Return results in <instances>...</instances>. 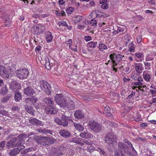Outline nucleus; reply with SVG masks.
I'll return each mask as SVG.
<instances>
[{
	"instance_id": "nucleus-49",
	"label": "nucleus",
	"mask_w": 156,
	"mask_h": 156,
	"mask_svg": "<svg viewBox=\"0 0 156 156\" xmlns=\"http://www.w3.org/2000/svg\"><path fill=\"white\" fill-rule=\"evenodd\" d=\"M134 118L133 120H135L136 121L139 122L141 120V118L139 115L138 114L137 117L135 116V115H134Z\"/></svg>"
},
{
	"instance_id": "nucleus-32",
	"label": "nucleus",
	"mask_w": 156,
	"mask_h": 156,
	"mask_svg": "<svg viewBox=\"0 0 156 156\" xmlns=\"http://www.w3.org/2000/svg\"><path fill=\"white\" fill-rule=\"evenodd\" d=\"M46 41L47 42L49 43L51 41L52 39V35L50 32L47 35L46 37Z\"/></svg>"
},
{
	"instance_id": "nucleus-25",
	"label": "nucleus",
	"mask_w": 156,
	"mask_h": 156,
	"mask_svg": "<svg viewBox=\"0 0 156 156\" xmlns=\"http://www.w3.org/2000/svg\"><path fill=\"white\" fill-rule=\"evenodd\" d=\"M25 108L29 113L32 115L33 116H35L34 114V111L33 108L30 106H25Z\"/></svg>"
},
{
	"instance_id": "nucleus-3",
	"label": "nucleus",
	"mask_w": 156,
	"mask_h": 156,
	"mask_svg": "<svg viewBox=\"0 0 156 156\" xmlns=\"http://www.w3.org/2000/svg\"><path fill=\"white\" fill-rule=\"evenodd\" d=\"M116 136L113 133H111L108 134L105 137V142L110 146L116 145L117 144Z\"/></svg>"
},
{
	"instance_id": "nucleus-38",
	"label": "nucleus",
	"mask_w": 156,
	"mask_h": 156,
	"mask_svg": "<svg viewBox=\"0 0 156 156\" xmlns=\"http://www.w3.org/2000/svg\"><path fill=\"white\" fill-rule=\"evenodd\" d=\"M39 132H42V133H48L50 134H52V132L50 130H45V129H40L39 130Z\"/></svg>"
},
{
	"instance_id": "nucleus-8",
	"label": "nucleus",
	"mask_w": 156,
	"mask_h": 156,
	"mask_svg": "<svg viewBox=\"0 0 156 156\" xmlns=\"http://www.w3.org/2000/svg\"><path fill=\"white\" fill-rule=\"evenodd\" d=\"M40 87L41 89L45 92L49 91L50 89L49 84L46 81L44 80L40 81L39 82Z\"/></svg>"
},
{
	"instance_id": "nucleus-4",
	"label": "nucleus",
	"mask_w": 156,
	"mask_h": 156,
	"mask_svg": "<svg viewBox=\"0 0 156 156\" xmlns=\"http://www.w3.org/2000/svg\"><path fill=\"white\" fill-rule=\"evenodd\" d=\"M84 142L87 145V150L90 153L93 152L96 149V147L93 146V144H94L96 147H97L100 143L99 142H97L94 140L92 141L84 140Z\"/></svg>"
},
{
	"instance_id": "nucleus-45",
	"label": "nucleus",
	"mask_w": 156,
	"mask_h": 156,
	"mask_svg": "<svg viewBox=\"0 0 156 156\" xmlns=\"http://www.w3.org/2000/svg\"><path fill=\"white\" fill-rule=\"evenodd\" d=\"M55 121L57 124L61 125V124H62V120L59 119L57 118H55Z\"/></svg>"
},
{
	"instance_id": "nucleus-57",
	"label": "nucleus",
	"mask_w": 156,
	"mask_h": 156,
	"mask_svg": "<svg viewBox=\"0 0 156 156\" xmlns=\"http://www.w3.org/2000/svg\"><path fill=\"white\" fill-rule=\"evenodd\" d=\"M72 39H69L68 41H66V44L67 45L69 44V47L70 48V46L72 45Z\"/></svg>"
},
{
	"instance_id": "nucleus-28",
	"label": "nucleus",
	"mask_w": 156,
	"mask_h": 156,
	"mask_svg": "<svg viewBox=\"0 0 156 156\" xmlns=\"http://www.w3.org/2000/svg\"><path fill=\"white\" fill-rule=\"evenodd\" d=\"M96 150L99 152V154L101 156H107V154L106 152L102 150V149L99 148L97 147L96 148Z\"/></svg>"
},
{
	"instance_id": "nucleus-12",
	"label": "nucleus",
	"mask_w": 156,
	"mask_h": 156,
	"mask_svg": "<svg viewBox=\"0 0 156 156\" xmlns=\"http://www.w3.org/2000/svg\"><path fill=\"white\" fill-rule=\"evenodd\" d=\"M37 101V98L34 97L31 98H26L25 100V102L26 103H31L33 105L35 106V108L37 109L39 108V105H35Z\"/></svg>"
},
{
	"instance_id": "nucleus-46",
	"label": "nucleus",
	"mask_w": 156,
	"mask_h": 156,
	"mask_svg": "<svg viewBox=\"0 0 156 156\" xmlns=\"http://www.w3.org/2000/svg\"><path fill=\"white\" fill-rule=\"evenodd\" d=\"M3 109H0V114L3 115H7L8 114V112L7 111H4Z\"/></svg>"
},
{
	"instance_id": "nucleus-29",
	"label": "nucleus",
	"mask_w": 156,
	"mask_h": 156,
	"mask_svg": "<svg viewBox=\"0 0 156 156\" xmlns=\"http://www.w3.org/2000/svg\"><path fill=\"white\" fill-rule=\"evenodd\" d=\"M15 100L16 101H19L21 99L22 95L19 92H16L15 94Z\"/></svg>"
},
{
	"instance_id": "nucleus-60",
	"label": "nucleus",
	"mask_w": 156,
	"mask_h": 156,
	"mask_svg": "<svg viewBox=\"0 0 156 156\" xmlns=\"http://www.w3.org/2000/svg\"><path fill=\"white\" fill-rule=\"evenodd\" d=\"M41 47L40 46H38L35 48V51L36 52H39L41 50Z\"/></svg>"
},
{
	"instance_id": "nucleus-1",
	"label": "nucleus",
	"mask_w": 156,
	"mask_h": 156,
	"mask_svg": "<svg viewBox=\"0 0 156 156\" xmlns=\"http://www.w3.org/2000/svg\"><path fill=\"white\" fill-rule=\"evenodd\" d=\"M27 137V135L24 133L21 134L18 136L17 138L15 137L12 138V140L8 141L6 145L7 148L19 146L21 149L25 148V146L23 145L25 143L23 139Z\"/></svg>"
},
{
	"instance_id": "nucleus-33",
	"label": "nucleus",
	"mask_w": 156,
	"mask_h": 156,
	"mask_svg": "<svg viewBox=\"0 0 156 156\" xmlns=\"http://www.w3.org/2000/svg\"><path fill=\"white\" fill-rule=\"evenodd\" d=\"M97 42L91 41L88 43L87 44L89 45V47L94 48L97 46Z\"/></svg>"
},
{
	"instance_id": "nucleus-5",
	"label": "nucleus",
	"mask_w": 156,
	"mask_h": 156,
	"mask_svg": "<svg viewBox=\"0 0 156 156\" xmlns=\"http://www.w3.org/2000/svg\"><path fill=\"white\" fill-rule=\"evenodd\" d=\"M16 76L18 78H27L29 72L27 69H18L16 71Z\"/></svg>"
},
{
	"instance_id": "nucleus-37",
	"label": "nucleus",
	"mask_w": 156,
	"mask_h": 156,
	"mask_svg": "<svg viewBox=\"0 0 156 156\" xmlns=\"http://www.w3.org/2000/svg\"><path fill=\"white\" fill-rule=\"evenodd\" d=\"M98 48L100 50L103 51V50L107 48V46L106 45L104 44H99Z\"/></svg>"
},
{
	"instance_id": "nucleus-7",
	"label": "nucleus",
	"mask_w": 156,
	"mask_h": 156,
	"mask_svg": "<svg viewBox=\"0 0 156 156\" xmlns=\"http://www.w3.org/2000/svg\"><path fill=\"white\" fill-rule=\"evenodd\" d=\"M55 100L56 103L61 107L63 106L66 102V99L62 94H57L55 96Z\"/></svg>"
},
{
	"instance_id": "nucleus-31",
	"label": "nucleus",
	"mask_w": 156,
	"mask_h": 156,
	"mask_svg": "<svg viewBox=\"0 0 156 156\" xmlns=\"http://www.w3.org/2000/svg\"><path fill=\"white\" fill-rule=\"evenodd\" d=\"M138 79L139 82H135V85L136 86H139V87H138V89H140V90H143L142 89V84L140 82H141L143 81V79L140 78Z\"/></svg>"
},
{
	"instance_id": "nucleus-27",
	"label": "nucleus",
	"mask_w": 156,
	"mask_h": 156,
	"mask_svg": "<svg viewBox=\"0 0 156 156\" xmlns=\"http://www.w3.org/2000/svg\"><path fill=\"white\" fill-rule=\"evenodd\" d=\"M73 125L76 129L79 131H82L84 129L83 126L80 124H76L75 123H73Z\"/></svg>"
},
{
	"instance_id": "nucleus-26",
	"label": "nucleus",
	"mask_w": 156,
	"mask_h": 156,
	"mask_svg": "<svg viewBox=\"0 0 156 156\" xmlns=\"http://www.w3.org/2000/svg\"><path fill=\"white\" fill-rule=\"evenodd\" d=\"M45 64L44 66L46 69L48 70H50L51 69V65L50 64V62L48 58L46 57L44 58Z\"/></svg>"
},
{
	"instance_id": "nucleus-13",
	"label": "nucleus",
	"mask_w": 156,
	"mask_h": 156,
	"mask_svg": "<svg viewBox=\"0 0 156 156\" xmlns=\"http://www.w3.org/2000/svg\"><path fill=\"white\" fill-rule=\"evenodd\" d=\"M29 121L30 123L34 125L43 126L44 125L43 122L34 117L30 118L29 120Z\"/></svg>"
},
{
	"instance_id": "nucleus-19",
	"label": "nucleus",
	"mask_w": 156,
	"mask_h": 156,
	"mask_svg": "<svg viewBox=\"0 0 156 156\" xmlns=\"http://www.w3.org/2000/svg\"><path fill=\"white\" fill-rule=\"evenodd\" d=\"M59 134L61 136L65 138L69 137L71 135L69 132L66 129L60 130Z\"/></svg>"
},
{
	"instance_id": "nucleus-6",
	"label": "nucleus",
	"mask_w": 156,
	"mask_h": 156,
	"mask_svg": "<svg viewBox=\"0 0 156 156\" xmlns=\"http://www.w3.org/2000/svg\"><path fill=\"white\" fill-rule=\"evenodd\" d=\"M34 34L38 35L42 34L45 30V28L43 25L41 24H37L34 26Z\"/></svg>"
},
{
	"instance_id": "nucleus-35",
	"label": "nucleus",
	"mask_w": 156,
	"mask_h": 156,
	"mask_svg": "<svg viewBox=\"0 0 156 156\" xmlns=\"http://www.w3.org/2000/svg\"><path fill=\"white\" fill-rule=\"evenodd\" d=\"M139 73L138 72H134L133 73L131 78H142L141 76L139 75Z\"/></svg>"
},
{
	"instance_id": "nucleus-10",
	"label": "nucleus",
	"mask_w": 156,
	"mask_h": 156,
	"mask_svg": "<svg viewBox=\"0 0 156 156\" xmlns=\"http://www.w3.org/2000/svg\"><path fill=\"white\" fill-rule=\"evenodd\" d=\"M62 107L67 109L69 110H72L74 109L75 105L74 102L72 100L69 101L67 103L66 101L64 103Z\"/></svg>"
},
{
	"instance_id": "nucleus-17",
	"label": "nucleus",
	"mask_w": 156,
	"mask_h": 156,
	"mask_svg": "<svg viewBox=\"0 0 156 156\" xmlns=\"http://www.w3.org/2000/svg\"><path fill=\"white\" fill-rule=\"evenodd\" d=\"M2 17L4 22L7 23L5 24L6 26H9L11 23L10 20L8 18L6 13H2Z\"/></svg>"
},
{
	"instance_id": "nucleus-50",
	"label": "nucleus",
	"mask_w": 156,
	"mask_h": 156,
	"mask_svg": "<svg viewBox=\"0 0 156 156\" xmlns=\"http://www.w3.org/2000/svg\"><path fill=\"white\" fill-rule=\"evenodd\" d=\"M5 145V142L4 141H2L0 143V150L3 149Z\"/></svg>"
},
{
	"instance_id": "nucleus-18",
	"label": "nucleus",
	"mask_w": 156,
	"mask_h": 156,
	"mask_svg": "<svg viewBox=\"0 0 156 156\" xmlns=\"http://www.w3.org/2000/svg\"><path fill=\"white\" fill-rule=\"evenodd\" d=\"M62 124H61V125L64 127L67 126L68 124V121L69 120L70 118L69 117L62 115Z\"/></svg>"
},
{
	"instance_id": "nucleus-30",
	"label": "nucleus",
	"mask_w": 156,
	"mask_h": 156,
	"mask_svg": "<svg viewBox=\"0 0 156 156\" xmlns=\"http://www.w3.org/2000/svg\"><path fill=\"white\" fill-rule=\"evenodd\" d=\"M81 139L80 138H74L72 139L71 141L74 143L80 144L81 145H83L84 144L83 143L81 142Z\"/></svg>"
},
{
	"instance_id": "nucleus-34",
	"label": "nucleus",
	"mask_w": 156,
	"mask_h": 156,
	"mask_svg": "<svg viewBox=\"0 0 156 156\" xmlns=\"http://www.w3.org/2000/svg\"><path fill=\"white\" fill-rule=\"evenodd\" d=\"M8 90L7 87H5L2 88L0 90V93L3 95H4L7 93Z\"/></svg>"
},
{
	"instance_id": "nucleus-64",
	"label": "nucleus",
	"mask_w": 156,
	"mask_h": 156,
	"mask_svg": "<svg viewBox=\"0 0 156 156\" xmlns=\"http://www.w3.org/2000/svg\"><path fill=\"white\" fill-rule=\"evenodd\" d=\"M58 153V151L57 152H55L54 154V156H59L60 155H62L63 154L62 153H60L59 154Z\"/></svg>"
},
{
	"instance_id": "nucleus-54",
	"label": "nucleus",
	"mask_w": 156,
	"mask_h": 156,
	"mask_svg": "<svg viewBox=\"0 0 156 156\" xmlns=\"http://www.w3.org/2000/svg\"><path fill=\"white\" fill-rule=\"evenodd\" d=\"M90 23L93 26H95L97 24V22L95 20L92 19L90 20Z\"/></svg>"
},
{
	"instance_id": "nucleus-23",
	"label": "nucleus",
	"mask_w": 156,
	"mask_h": 156,
	"mask_svg": "<svg viewBox=\"0 0 156 156\" xmlns=\"http://www.w3.org/2000/svg\"><path fill=\"white\" fill-rule=\"evenodd\" d=\"M43 101L44 103L48 106L53 105V101L51 98H45L44 100Z\"/></svg>"
},
{
	"instance_id": "nucleus-47",
	"label": "nucleus",
	"mask_w": 156,
	"mask_h": 156,
	"mask_svg": "<svg viewBox=\"0 0 156 156\" xmlns=\"http://www.w3.org/2000/svg\"><path fill=\"white\" fill-rule=\"evenodd\" d=\"M101 7L103 9H107L108 8V5L107 4H102V5H101Z\"/></svg>"
},
{
	"instance_id": "nucleus-55",
	"label": "nucleus",
	"mask_w": 156,
	"mask_h": 156,
	"mask_svg": "<svg viewBox=\"0 0 156 156\" xmlns=\"http://www.w3.org/2000/svg\"><path fill=\"white\" fill-rule=\"evenodd\" d=\"M84 38V39L85 40L87 41H90L92 39L91 37L90 36H85Z\"/></svg>"
},
{
	"instance_id": "nucleus-58",
	"label": "nucleus",
	"mask_w": 156,
	"mask_h": 156,
	"mask_svg": "<svg viewBox=\"0 0 156 156\" xmlns=\"http://www.w3.org/2000/svg\"><path fill=\"white\" fill-rule=\"evenodd\" d=\"M150 92H151L153 96H156V90H150Z\"/></svg>"
},
{
	"instance_id": "nucleus-36",
	"label": "nucleus",
	"mask_w": 156,
	"mask_h": 156,
	"mask_svg": "<svg viewBox=\"0 0 156 156\" xmlns=\"http://www.w3.org/2000/svg\"><path fill=\"white\" fill-rule=\"evenodd\" d=\"M49 138L46 137H43L41 139V141L44 143L45 144H48L47 142L49 141Z\"/></svg>"
},
{
	"instance_id": "nucleus-39",
	"label": "nucleus",
	"mask_w": 156,
	"mask_h": 156,
	"mask_svg": "<svg viewBox=\"0 0 156 156\" xmlns=\"http://www.w3.org/2000/svg\"><path fill=\"white\" fill-rule=\"evenodd\" d=\"M75 18L76 19L75 22L78 23L82 20L83 17L82 16H75Z\"/></svg>"
},
{
	"instance_id": "nucleus-62",
	"label": "nucleus",
	"mask_w": 156,
	"mask_h": 156,
	"mask_svg": "<svg viewBox=\"0 0 156 156\" xmlns=\"http://www.w3.org/2000/svg\"><path fill=\"white\" fill-rule=\"evenodd\" d=\"M82 98L84 100H87L88 101H89L91 100L90 98L87 97V96H84Z\"/></svg>"
},
{
	"instance_id": "nucleus-52",
	"label": "nucleus",
	"mask_w": 156,
	"mask_h": 156,
	"mask_svg": "<svg viewBox=\"0 0 156 156\" xmlns=\"http://www.w3.org/2000/svg\"><path fill=\"white\" fill-rule=\"evenodd\" d=\"M97 17H107L108 16V15L107 14L103 13V14L101 15L97 14Z\"/></svg>"
},
{
	"instance_id": "nucleus-40",
	"label": "nucleus",
	"mask_w": 156,
	"mask_h": 156,
	"mask_svg": "<svg viewBox=\"0 0 156 156\" xmlns=\"http://www.w3.org/2000/svg\"><path fill=\"white\" fill-rule=\"evenodd\" d=\"M50 106H48L45 108V111L47 114H50L51 111V107L52 105Z\"/></svg>"
},
{
	"instance_id": "nucleus-63",
	"label": "nucleus",
	"mask_w": 156,
	"mask_h": 156,
	"mask_svg": "<svg viewBox=\"0 0 156 156\" xmlns=\"http://www.w3.org/2000/svg\"><path fill=\"white\" fill-rule=\"evenodd\" d=\"M107 2V0H101L99 1V4H107L106 2Z\"/></svg>"
},
{
	"instance_id": "nucleus-41",
	"label": "nucleus",
	"mask_w": 156,
	"mask_h": 156,
	"mask_svg": "<svg viewBox=\"0 0 156 156\" xmlns=\"http://www.w3.org/2000/svg\"><path fill=\"white\" fill-rule=\"evenodd\" d=\"M135 44L132 43H131L130 45L128 46L129 48V51L131 52L133 51L134 50V46Z\"/></svg>"
},
{
	"instance_id": "nucleus-61",
	"label": "nucleus",
	"mask_w": 156,
	"mask_h": 156,
	"mask_svg": "<svg viewBox=\"0 0 156 156\" xmlns=\"http://www.w3.org/2000/svg\"><path fill=\"white\" fill-rule=\"evenodd\" d=\"M142 37L141 36H139L137 38V42L138 43H140L141 41Z\"/></svg>"
},
{
	"instance_id": "nucleus-51",
	"label": "nucleus",
	"mask_w": 156,
	"mask_h": 156,
	"mask_svg": "<svg viewBox=\"0 0 156 156\" xmlns=\"http://www.w3.org/2000/svg\"><path fill=\"white\" fill-rule=\"evenodd\" d=\"M69 10H67V9H66V12L68 13V14H71L73 11V10L74 9V8L72 7H69Z\"/></svg>"
},
{
	"instance_id": "nucleus-20",
	"label": "nucleus",
	"mask_w": 156,
	"mask_h": 156,
	"mask_svg": "<svg viewBox=\"0 0 156 156\" xmlns=\"http://www.w3.org/2000/svg\"><path fill=\"white\" fill-rule=\"evenodd\" d=\"M124 38L126 41L124 44L126 46H129L131 43H133V41L131 40V37L128 34H126L124 36Z\"/></svg>"
},
{
	"instance_id": "nucleus-43",
	"label": "nucleus",
	"mask_w": 156,
	"mask_h": 156,
	"mask_svg": "<svg viewBox=\"0 0 156 156\" xmlns=\"http://www.w3.org/2000/svg\"><path fill=\"white\" fill-rule=\"evenodd\" d=\"M125 31V30L124 28L120 27H119L117 28V30H115V32H117L116 33L118 34L119 33L121 32H123Z\"/></svg>"
},
{
	"instance_id": "nucleus-56",
	"label": "nucleus",
	"mask_w": 156,
	"mask_h": 156,
	"mask_svg": "<svg viewBox=\"0 0 156 156\" xmlns=\"http://www.w3.org/2000/svg\"><path fill=\"white\" fill-rule=\"evenodd\" d=\"M12 110L14 111H17L18 112L19 111L20 108H19L17 106H13L12 108Z\"/></svg>"
},
{
	"instance_id": "nucleus-9",
	"label": "nucleus",
	"mask_w": 156,
	"mask_h": 156,
	"mask_svg": "<svg viewBox=\"0 0 156 156\" xmlns=\"http://www.w3.org/2000/svg\"><path fill=\"white\" fill-rule=\"evenodd\" d=\"M101 125L98 123L97 122L93 121L90 124V128L93 130L95 132H98L101 129Z\"/></svg>"
},
{
	"instance_id": "nucleus-16",
	"label": "nucleus",
	"mask_w": 156,
	"mask_h": 156,
	"mask_svg": "<svg viewBox=\"0 0 156 156\" xmlns=\"http://www.w3.org/2000/svg\"><path fill=\"white\" fill-rule=\"evenodd\" d=\"M10 88L13 91H16L21 89L20 86L16 82H12L10 86Z\"/></svg>"
},
{
	"instance_id": "nucleus-44",
	"label": "nucleus",
	"mask_w": 156,
	"mask_h": 156,
	"mask_svg": "<svg viewBox=\"0 0 156 156\" xmlns=\"http://www.w3.org/2000/svg\"><path fill=\"white\" fill-rule=\"evenodd\" d=\"M32 39H33L35 43L38 42L40 38L38 37L37 35L35 34V36H34L32 38Z\"/></svg>"
},
{
	"instance_id": "nucleus-24",
	"label": "nucleus",
	"mask_w": 156,
	"mask_h": 156,
	"mask_svg": "<svg viewBox=\"0 0 156 156\" xmlns=\"http://www.w3.org/2000/svg\"><path fill=\"white\" fill-rule=\"evenodd\" d=\"M143 68L142 65L140 63L136 64L135 65L136 70L138 73H141Z\"/></svg>"
},
{
	"instance_id": "nucleus-22",
	"label": "nucleus",
	"mask_w": 156,
	"mask_h": 156,
	"mask_svg": "<svg viewBox=\"0 0 156 156\" xmlns=\"http://www.w3.org/2000/svg\"><path fill=\"white\" fill-rule=\"evenodd\" d=\"M75 117L76 119H81L83 118L84 114L80 110L76 111L74 114Z\"/></svg>"
},
{
	"instance_id": "nucleus-15",
	"label": "nucleus",
	"mask_w": 156,
	"mask_h": 156,
	"mask_svg": "<svg viewBox=\"0 0 156 156\" xmlns=\"http://www.w3.org/2000/svg\"><path fill=\"white\" fill-rule=\"evenodd\" d=\"M80 136L81 137L85 139H89L93 136L92 134L87 131L81 133Z\"/></svg>"
},
{
	"instance_id": "nucleus-53",
	"label": "nucleus",
	"mask_w": 156,
	"mask_h": 156,
	"mask_svg": "<svg viewBox=\"0 0 156 156\" xmlns=\"http://www.w3.org/2000/svg\"><path fill=\"white\" fill-rule=\"evenodd\" d=\"M0 71L6 72V69L5 67L0 64Z\"/></svg>"
},
{
	"instance_id": "nucleus-42",
	"label": "nucleus",
	"mask_w": 156,
	"mask_h": 156,
	"mask_svg": "<svg viewBox=\"0 0 156 156\" xmlns=\"http://www.w3.org/2000/svg\"><path fill=\"white\" fill-rule=\"evenodd\" d=\"M51 114H55L57 113V109L56 108H55L54 106L51 107Z\"/></svg>"
},
{
	"instance_id": "nucleus-48",
	"label": "nucleus",
	"mask_w": 156,
	"mask_h": 156,
	"mask_svg": "<svg viewBox=\"0 0 156 156\" xmlns=\"http://www.w3.org/2000/svg\"><path fill=\"white\" fill-rule=\"evenodd\" d=\"M6 72L0 71V76L1 77H4L5 76H6L7 78L9 77L8 75L7 74V76L6 75Z\"/></svg>"
},
{
	"instance_id": "nucleus-14",
	"label": "nucleus",
	"mask_w": 156,
	"mask_h": 156,
	"mask_svg": "<svg viewBox=\"0 0 156 156\" xmlns=\"http://www.w3.org/2000/svg\"><path fill=\"white\" fill-rule=\"evenodd\" d=\"M35 92L34 90L30 87H28L24 90V93L28 96H30L32 95Z\"/></svg>"
},
{
	"instance_id": "nucleus-2",
	"label": "nucleus",
	"mask_w": 156,
	"mask_h": 156,
	"mask_svg": "<svg viewBox=\"0 0 156 156\" xmlns=\"http://www.w3.org/2000/svg\"><path fill=\"white\" fill-rule=\"evenodd\" d=\"M123 142L125 144H123L122 143H119L118 144L119 150V151H115V156H124L123 152H126V149H127V147L126 145H127L129 147L131 148L133 150H134L131 142L127 140L124 139Z\"/></svg>"
},
{
	"instance_id": "nucleus-11",
	"label": "nucleus",
	"mask_w": 156,
	"mask_h": 156,
	"mask_svg": "<svg viewBox=\"0 0 156 156\" xmlns=\"http://www.w3.org/2000/svg\"><path fill=\"white\" fill-rule=\"evenodd\" d=\"M109 57L112 60L113 63L115 64V65L116 66L117 64L116 63L115 61H117V62L119 61L122 58V56L121 55H116L114 53L110 55Z\"/></svg>"
},
{
	"instance_id": "nucleus-21",
	"label": "nucleus",
	"mask_w": 156,
	"mask_h": 156,
	"mask_svg": "<svg viewBox=\"0 0 156 156\" xmlns=\"http://www.w3.org/2000/svg\"><path fill=\"white\" fill-rule=\"evenodd\" d=\"M17 148L13 149L9 153V154L10 156H14L18 154L20 150L21 149L19 147V146Z\"/></svg>"
},
{
	"instance_id": "nucleus-59",
	"label": "nucleus",
	"mask_w": 156,
	"mask_h": 156,
	"mask_svg": "<svg viewBox=\"0 0 156 156\" xmlns=\"http://www.w3.org/2000/svg\"><path fill=\"white\" fill-rule=\"evenodd\" d=\"M144 78H151V76L148 73H144L143 74Z\"/></svg>"
}]
</instances>
